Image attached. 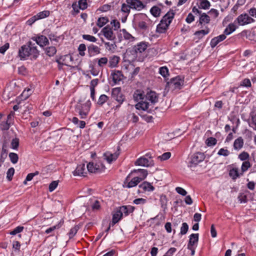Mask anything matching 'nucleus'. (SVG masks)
Wrapping results in <instances>:
<instances>
[{"mask_svg":"<svg viewBox=\"0 0 256 256\" xmlns=\"http://www.w3.org/2000/svg\"><path fill=\"white\" fill-rule=\"evenodd\" d=\"M40 55V52L35 44L29 41L22 46L18 50V56L20 60H36Z\"/></svg>","mask_w":256,"mask_h":256,"instance_id":"obj_1","label":"nucleus"},{"mask_svg":"<svg viewBox=\"0 0 256 256\" xmlns=\"http://www.w3.org/2000/svg\"><path fill=\"white\" fill-rule=\"evenodd\" d=\"M175 16L173 10H170L162 18L160 23L157 26L156 32L160 34L165 33L168 30Z\"/></svg>","mask_w":256,"mask_h":256,"instance_id":"obj_2","label":"nucleus"},{"mask_svg":"<svg viewBox=\"0 0 256 256\" xmlns=\"http://www.w3.org/2000/svg\"><path fill=\"white\" fill-rule=\"evenodd\" d=\"M92 102L90 100H87L84 104H78L76 106V112L78 114L80 118L85 119L88 115Z\"/></svg>","mask_w":256,"mask_h":256,"instance_id":"obj_3","label":"nucleus"},{"mask_svg":"<svg viewBox=\"0 0 256 256\" xmlns=\"http://www.w3.org/2000/svg\"><path fill=\"white\" fill-rule=\"evenodd\" d=\"M134 165L146 167L153 166L152 154L150 152H148L144 156L138 158L134 162Z\"/></svg>","mask_w":256,"mask_h":256,"instance_id":"obj_4","label":"nucleus"},{"mask_svg":"<svg viewBox=\"0 0 256 256\" xmlns=\"http://www.w3.org/2000/svg\"><path fill=\"white\" fill-rule=\"evenodd\" d=\"M205 158L204 153L197 152L194 154L190 158L188 163V166L190 168L196 167L200 162H202Z\"/></svg>","mask_w":256,"mask_h":256,"instance_id":"obj_5","label":"nucleus"},{"mask_svg":"<svg viewBox=\"0 0 256 256\" xmlns=\"http://www.w3.org/2000/svg\"><path fill=\"white\" fill-rule=\"evenodd\" d=\"M239 26H244L255 22V20L246 13L238 16L235 20Z\"/></svg>","mask_w":256,"mask_h":256,"instance_id":"obj_6","label":"nucleus"},{"mask_svg":"<svg viewBox=\"0 0 256 256\" xmlns=\"http://www.w3.org/2000/svg\"><path fill=\"white\" fill-rule=\"evenodd\" d=\"M183 84L184 80L180 76L171 78L170 80L167 82V86L168 88L173 90L180 89Z\"/></svg>","mask_w":256,"mask_h":256,"instance_id":"obj_7","label":"nucleus"},{"mask_svg":"<svg viewBox=\"0 0 256 256\" xmlns=\"http://www.w3.org/2000/svg\"><path fill=\"white\" fill-rule=\"evenodd\" d=\"M112 96L118 102L119 104L116 106V109L118 108L125 99L124 96L121 92L120 88H113L112 92Z\"/></svg>","mask_w":256,"mask_h":256,"instance_id":"obj_8","label":"nucleus"},{"mask_svg":"<svg viewBox=\"0 0 256 256\" xmlns=\"http://www.w3.org/2000/svg\"><path fill=\"white\" fill-rule=\"evenodd\" d=\"M136 20H138V22H137V24L140 28L144 30L148 28V22L150 21V20L146 14H140L136 16Z\"/></svg>","mask_w":256,"mask_h":256,"instance_id":"obj_9","label":"nucleus"},{"mask_svg":"<svg viewBox=\"0 0 256 256\" xmlns=\"http://www.w3.org/2000/svg\"><path fill=\"white\" fill-rule=\"evenodd\" d=\"M133 174H131V172L126 176L124 184L126 188H132L136 186L140 182V179L136 177L135 176L131 178Z\"/></svg>","mask_w":256,"mask_h":256,"instance_id":"obj_10","label":"nucleus"},{"mask_svg":"<svg viewBox=\"0 0 256 256\" xmlns=\"http://www.w3.org/2000/svg\"><path fill=\"white\" fill-rule=\"evenodd\" d=\"M72 60V58L69 54H66L60 56L56 60L58 64L59 68H61L62 66H70V62Z\"/></svg>","mask_w":256,"mask_h":256,"instance_id":"obj_11","label":"nucleus"},{"mask_svg":"<svg viewBox=\"0 0 256 256\" xmlns=\"http://www.w3.org/2000/svg\"><path fill=\"white\" fill-rule=\"evenodd\" d=\"M102 32L104 36L108 40H114L116 38V35L113 32L112 28L109 26L104 27L102 30Z\"/></svg>","mask_w":256,"mask_h":256,"instance_id":"obj_12","label":"nucleus"},{"mask_svg":"<svg viewBox=\"0 0 256 256\" xmlns=\"http://www.w3.org/2000/svg\"><path fill=\"white\" fill-rule=\"evenodd\" d=\"M88 170L86 169L85 164H81L76 166L74 171L73 172V174L74 176H80L85 177L87 174Z\"/></svg>","mask_w":256,"mask_h":256,"instance_id":"obj_13","label":"nucleus"},{"mask_svg":"<svg viewBox=\"0 0 256 256\" xmlns=\"http://www.w3.org/2000/svg\"><path fill=\"white\" fill-rule=\"evenodd\" d=\"M131 174L134 175L136 177L140 179V181L144 180L148 174V170L144 169L134 170L131 172Z\"/></svg>","mask_w":256,"mask_h":256,"instance_id":"obj_14","label":"nucleus"},{"mask_svg":"<svg viewBox=\"0 0 256 256\" xmlns=\"http://www.w3.org/2000/svg\"><path fill=\"white\" fill-rule=\"evenodd\" d=\"M32 40L36 42L40 46L43 47L49 44L48 38L43 35L36 36L32 38Z\"/></svg>","mask_w":256,"mask_h":256,"instance_id":"obj_15","label":"nucleus"},{"mask_svg":"<svg viewBox=\"0 0 256 256\" xmlns=\"http://www.w3.org/2000/svg\"><path fill=\"white\" fill-rule=\"evenodd\" d=\"M126 2L132 9L140 10L144 8V5L140 0H126Z\"/></svg>","mask_w":256,"mask_h":256,"instance_id":"obj_16","label":"nucleus"},{"mask_svg":"<svg viewBox=\"0 0 256 256\" xmlns=\"http://www.w3.org/2000/svg\"><path fill=\"white\" fill-rule=\"evenodd\" d=\"M111 77L114 84H116L123 80L124 75L121 71L114 70L112 72Z\"/></svg>","mask_w":256,"mask_h":256,"instance_id":"obj_17","label":"nucleus"},{"mask_svg":"<svg viewBox=\"0 0 256 256\" xmlns=\"http://www.w3.org/2000/svg\"><path fill=\"white\" fill-rule=\"evenodd\" d=\"M119 154L120 153L118 152H116L114 154H112L109 152H106L104 154V158L108 163L111 164L114 161L116 160L118 157Z\"/></svg>","mask_w":256,"mask_h":256,"instance_id":"obj_18","label":"nucleus"},{"mask_svg":"<svg viewBox=\"0 0 256 256\" xmlns=\"http://www.w3.org/2000/svg\"><path fill=\"white\" fill-rule=\"evenodd\" d=\"M120 61V58L117 56H112L108 59V66L110 68H112L118 66Z\"/></svg>","mask_w":256,"mask_h":256,"instance_id":"obj_19","label":"nucleus"},{"mask_svg":"<svg viewBox=\"0 0 256 256\" xmlns=\"http://www.w3.org/2000/svg\"><path fill=\"white\" fill-rule=\"evenodd\" d=\"M198 240V234H192L190 236L188 247H196Z\"/></svg>","mask_w":256,"mask_h":256,"instance_id":"obj_20","label":"nucleus"},{"mask_svg":"<svg viewBox=\"0 0 256 256\" xmlns=\"http://www.w3.org/2000/svg\"><path fill=\"white\" fill-rule=\"evenodd\" d=\"M88 56L90 57L100 53V48L99 47L92 44L88 46Z\"/></svg>","mask_w":256,"mask_h":256,"instance_id":"obj_21","label":"nucleus"},{"mask_svg":"<svg viewBox=\"0 0 256 256\" xmlns=\"http://www.w3.org/2000/svg\"><path fill=\"white\" fill-rule=\"evenodd\" d=\"M145 100L152 103H156L158 102V96L156 92L150 91L145 95Z\"/></svg>","mask_w":256,"mask_h":256,"instance_id":"obj_22","label":"nucleus"},{"mask_svg":"<svg viewBox=\"0 0 256 256\" xmlns=\"http://www.w3.org/2000/svg\"><path fill=\"white\" fill-rule=\"evenodd\" d=\"M226 38V36L224 34L216 36L212 39L210 44L212 48H214L218 44Z\"/></svg>","mask_w":256,"mask_h":256,"instance_id":"obj_23","label":"nucleus"},{"mask_svg":"<svg viewBox=\"0 0 256 256\" xmlns=\"http://www.w3.org/2000/svg\"><path fill=\"white\" fill-rule=\"evenodd\" d=\"M94 61L99 68L102 70L108 64V58L105 56L96 58Z\"/></svg>","mask_w":256,"mask_h":256,"instance_id":"obj_24","label":"nucleus"},{"mask_svg":"<svg viewBox=\"0 0 256 256\" xmlns=\"http://www.w3.org/2000/svg\"><path fill=\"white\" fill-rule=\"evenodd\" d=\"M87 170L90 172H98L100 171V166L93 162H89L87 164Z\"/></svg>","mask_w":256,"mask_h":256,"instance_id":"obj_25","label":"nucleus"},{"mask_svg":"<svg viewBox=\"0 0 256 256\" xmlns=\"http://www.w3.org/2000/svg\"><path fill=\"white\" fill-rule=\"evenodd\" d=\"M136 108L138 110H146L149 108V102L146 100H142L136 105Z\"/></svg>","mask_w":256,"mask_h":256,"instance_id":"obj_26","label":"nucleus"},{"mask_svg":"<svg viewBox=\"0 0 256 256\" xmlns=\"http://www.w3.org/2000/svg\"><path fill=\"white\" fill-rule=\"evenodd\" d=\"M210 17L206 13H202L200 14L199 18V24L202 26H204L206 24L210 23Z\"/></svg>","mask_w":256,"mask_h":256,"instance_id":"obj_27","label":"nucleus"},{"mask_svg":"<svg viewBox=\"0 0 256 256\" xmlns=\"http://www.w3.org/2000/svg\"><path fill=\"white\" fill-rule=\"evenodd\" d=\"M139 187L144 192H152L154 190V186L148 182H144L139 186Z\"/></svg>","mask_w":256,"mask_h":256,"instance_id":"obj_28","label":"nucleus"},{"mask_svg":"<svg viewBox=\"0 0 256 256\" xmlns=\"http://www.w3.org/2000/svg\"><path fill=\"white\" fill-rule=\"evenodd\" d=\"M244 141L242 137L236 139L234 142V148L236 150H240L244 146Z\"/></svg>","mask_w":256,"mask_h":256,"instance_id":"obj_29","label":"nucleus"},{"mask_svg":"<svg viewBox=\"0 0 256 256\" xmlns=\"http://www.w3.org/2000/svg\"><path fill=\"white\" fill-rule=\"evenodd\" d=\"M123 35L124 38L128 42H132L136 40V38L130 34L126 29L124 28L120 30Z\"/></svg>","mask_w":256,"mask_h":256,"instance_id":"obj_30","label":"nucleus"},{"mask_svg":"<svg viewBox=\"0 0 256 256\" xmlns=\"http://www.w3.org/2000/svg\"><path fill=\"white\" fill-rule=\"evenodd\" d=\"M147 44L146 42H142L138 44L134 48V51L136 53H142L144 52L147 48Z\"/></svg>","mask_w":256,"mask_h":256,"instance_id":"obj_31","label":"nucleus"},{"mask_svg":"<svg viewBox=\"0 0 256 256\" xmlns=\"http://www.w3.org/2000/svg\"><path fill=\"white\" fill-rule=\"evenodd\" d=\"M122 215L119 210H117L112 215V224L114 225L118 222L122 218Z\"/></svg>","mask_w":256,"mask_h":256,"instance_id":"obj_32","label":"nucleus"},{"mask_svg":"<svg viewBox=\"0 0 256 256\" xmlns=\"http://www.w3.org/2000/svg\"><path fill=\"white\" fill-rule=\"evenodd\" d=\"M237 26L234 24V23H230L226 26L224 30V34H225V36L229 35L234 32Z\"/></svg>","mask_w":256,"mask_h":256,"instance_id":"obj_33","label":"nucleus"},{"mask_svg":"<svg viewBox=\"0 0 256 256\" xmlns=\"http://www.w3.org/2000/svg\"><path fill=\"white\" fill-rule=\"evenodd\" d=\"M198 8L201 9L208 10L210 6V4L208 0H198Z\"/></svg>","mask_w":256,"mask_h":256,"instance_id":"obj_34","label":"nucleus"},{"mask_svg":"<svg viewBox=\"0 0 256 256\" xmlns=\"http://www.w3.org/2000/svg\"><path fill=\"white\" fill-rule=\"evenodd\" d=\"M240 175H242L241 173L240 174L238 172V168H232L229 172V176L234 180L238 178Z\"/></svg>","mask_w":256,"mask_h":256,"instance_id":"obj_35","label":"nucleus"},{"mask_svg":"<svg viewBox=\"0 0 256 256\" xmlns=\"http://www.w3.org/2000/svg\"><path fill=\"white\" fill-rule=\"evenodd\" d=\"M210 32V29L206 27L204 30H202L195 32L194 34L198 37V38H202L204 36Z\"/></svg>","mask_w":256,"mask_h":256,"instance_id":"obj_36","label":"nucleus"},{"mask_svg":"<svg viewBox=\"0 0 256 256\" xmlns=\"http://www.w3.org/2000/svg\"><path fill=\"white\" fill-rule=\"evenodd\" d=\"M109 20L108 17L104 16V17H100L98 18L97 22H96V25L102 28L106 24H107Z\"/></svg>","mask_w":256,"mask_h":256,"instance_id":"obj_37","label":"nucleus"},{"mask_svg":"<svg viewBox=\"0 0 256 256\" xmlns=\"http://www.w3.org/2000/svg\"><path fill=\"white\" fill-rule=\"evenodd\" d=\"M134 98L136 101L140 102L145 100V95H144L140 90H137L134 94Z\"/></svg>","mask_w":256,"mask_h":256,"instance_id":"obj_38","label":"nucleus"},{"mask_svg":"<svg viewBox=\"0 0 256 256\" xmlns=\"http://www.w3.org/2000/svg\"><path fill=\"white\" fill-rule=\"evenodd\" d=\"M248 125L254 130H256V114H250V119Z\"/></svg>","mask_w":256,"mask_h":256,"instance_id":"obj_39","label":"nucleus"},{"mask_svg":"<svg viewBox=\"0 0 256 256\" xmlns=\"http://www.w3.org/2000/svg\"><path fill=\"white\" fill-rule=\"evenodd\" d=\"M79 229L80 227L78 225H75L74 227H72L68 234L69 238L71 239L73 238L76 234Z\"/></svg>","mask_w":256,"mask_h":256,"instance_id":"obj_40","label":"nucleus"},{"mask_svg":"<svg viewBox=\"0 0 256 256\" xmlns=\"http://www.w3.org/2000/svg\"><path fill=\"white\" fill-rule=\"evenodd\" d=\"M150 12L154 17H158L160 16L161 9L158 6H154L151 8Z\"/></svg>","mask_w":256,"mask_h":256,"instance_id":"obj_41","label":"nucleus"},{"mask_svg":"<svg viewBox=\"0 0 256 256\" xmlns=\"http://www.w3.org/2000/svg\"><path fill=\"white\" fill-rule=\"evenodd\" d=\"M46 54L49 56H54L56 52V49L54 46H49L45 50Z\"/></svg>","mask_w":256,"mask_h":256,"instance_id":"obj_42","label":"nucleus"},{"mask_svg":"<svg viewBox=\"0 0 256 256\" xmlns=\"http://www.w3.org/2000/svg\"><path fill=\"white\" fill-rule=\"evenodd\" d=\"M159 73L164 78L169 76V70L166 66L160 67L159 68Z\"/></svg>","mask_w":256,"mask_h":256,"instance_id":"obj_43","label":"nucleus"},{"mask_svg":"<svg viewBox=\"0 0 256 256\" xmlns=\"http://www.w3.org/2000/svg\"><path fill=\"white\" fill-rule=\"evenodd\" d=\"M50 14V12L48 10H44L38 13L36 16L38 18V20L42 19L48 17Z\"/></svg>","mask_w":256,"mask_h":256,"instance_id":"obj_44","label":"nucleus"},{"mask_svg":"<svg viewBox=\"0 0 256 256\" xmlns=\"http://www.w3.org/2000/svg\"><path fill=\"white\" fill-rule=\"evenodd\" d=\"M251 166L252 165L248 160L244 162L241 166V174H242L244 172H246L250 168Z\"/></svg>","mask_w":256,"mask_h":256,"instance_id":"obj_45","label":"nucleus"},{"mask_svg":"<svg viewBox=\"0 0 256 256\" xmlns=\"http://www.w3.org/2000/svg\"><path fill=\"white\" fill-rule=\"evenodd\" d=\"M86 46L84 44H81L79 45L78 50V54L81 56H84L86 54L85 51L86 50Z\"/></svg>","mask_w":256,"mask_h":256,"instance_id":"obj_46","label":"nucleus"},{"mask_svg":"<svg viewBox=\"0 0 256 256\" xmlns=\"http://www.w3.org/2000/svg\"><path fill=\"white\" fill-rule=\"evenodd\" d=\"M131 7L130 4H122L121 6V11L125 14L128 15L130 12Z\"/></svg>","mask_w":256,"mask_h":256,"instance_id":"obj_47","label":"nucleus"},{"mask_svg":"<svg viewBox=\"0 0 256 256\" xmlns=\"http://www.w3.org/2000/svg\"><path fill=\"white\" fill-rule=\"evenodd\" d=\"M11 124L12 122H2L0 124V129L2 130H7L10 128Z\"/></svg>","mask_w":256,"mask_h":256,"instance_id":"obj_48","label":"nucleus"},{"mask_svg":"<svg viewBox=\"0 0 256 256\" xmlns=\"http://www.w3.org/2000/svg\"><path fill=\"white\" fill-rule=\"evenodd\" d=\"M49 39L50 41L55 42H58L60 40V36H58L57 35L56 33H50L48 36Z\"/></svg>","mask_w":256,"mask_h":256,"instance_id":"obj_49","label":"nucleus"},{"mask_svg":"<svg viewBox=\"0 0 256 256\" xmlns=\"http://www.w3.org/2000/svg\"><path fill=\"white\" fill-rule=\"evenodd\" d=\"M250 158V155L246 152H242L238 155V158L242 161H247Z\"/></svg>","mask_w":256,"mask_h":256,"instance_id":"obj_50","label":"nucleus"},{"mask_svg":"<svg viewBox=\"0 0 256 256\" xmlns=\"http://www.w3.org/2000/svg\"><path fill=\"white\" fill-rule=\"evenodd\" d=\"M82 37L83 39L90 42H95L97 40V38L96 37L90 34H83Z\"/></svg>","mask_w":256,"mask_h":256,"instance_id":"obj_51","label":"nucleus"},{"mask_svg":"<svg viewBox=\"0 0 256 256\" xmlns=\"http://www.w3.org/2000/svg\"><path fill=\"white\" fill-rule=\"evenodd\" d=\"M171 156V153L170 152H166L164 153L162 155L158 157V159L160 161L166 160L169 159Z\"/></svg>","mask_w":256,"mask_h":256,"instance_id":"obj_52","label":"nucleus"},{"mask_svg":"<svg viewBox=\"0 0 256 256\" xmlns=\"http://www.w3.org/2000/svg\"><path fill=\"white\" fill-rule=\"evenodd\" d=\"M108 98L105 94H102L98 101V104L102 106L104 103H105L108 100Z\"/></svg>","mask_w":256,"mask_h":256,"instance_id":"obj_53","label":"nucleus"},{"mask_svg":"<svg viewBox=\"0 0 256 256\" xmlns=\"http://www.w3.org/2000/svg\"><path fill=\"white\" fill-rule=\"evenodd\" d=\"M14 173V168H10L6 172V178L8 181H11L12 180Z\"/></svg>","mask_w":256,"mask_h":256,"instance_id":"obj_54","label":"nucleus"},{"mask_svg":"<svg viewBox=\"0 0 256 256\" xmlns=\"http://www.w3.org/2000/svg\"><path fill=\"white\" fill-rule=\"evenodd\" d=\"M9 157L11 162L12 164H16L18 161V155L14 152H10L9 154Z\"/></svg>","mask_w":256,"mask_h":256,"instance_id":"obj_55","label":"nucleus"},{"mask_svg":"<svg viewBox=\"0 0 256 256\" xmlns=\"http://www.w3.org/2000/svg\"><path fill=\"white\" fill-rule=\"evenodd\" d=\"M230 154V151L226 148H221L218 152V154L227 156Z\"/></svg>","mask_w":256,"mask_h":256,"instance_id":"obj_56","label":"nucleus"},{"mask_svg":"<svg viewBox=\"0 0 256 256\" xmlns=\"http://www.w3.org/2000/svg\"><path fill=\"white\" fill-rule=\"evenodd\" d=\"M79 8L84 10L88 7L87 0H79L78 2Z\"/></svg>","mask_w":256,"mask_h":256,"instance_id":"obj_57","label":"nucleus"},{"mask_svg":"<svg viewBox=\"0 0 256 256\" xmlns=\"http://www.w3.org/2000/svg\"><path fill=\"white\" fill-rule=\"evenodd\" d=\"M110 24L114 28V30H118L120 27V22L116 20H113L110 22Z\"/></svg>","mask_w":256,"mask_h":256,"instance_id":"obj_58","label":"nucleus"},{"mask_svg":"<svg viewBox=\"0 0 256 256\" xmlns=\"http://www.w3.org/2000/svg\"><path fill=\"white\" fill-rule=\"evenodd\" d=\"M24 229L22 226H18L14 228L12 231L10 232L11 235H16L17 234L21 232Z\"/></svg>","mask_w":256,"mask_h":256,"instance_id":"obj_59","label":"nucleus"},{"mask_svg":"<svg viewBox=\"0 0 256 256\" xmlns=\"http://www.w3.org/2000/svg\"><path fill=\"white\" fill-rule=\"evenodd\" d=\"M58 180L52 181L49 185L48 190L50 192L54 191L58 186Z\"/></svg>","mask_w":256,"mask_h":256,"instance_id":"obj_60","label":"nucleus"},{"mask_svg":"<svg viewBox=\"0 0 256 256\" xmlns=\"http://www.w3.org/2000/svg\"><path fill=\"white\" fill-rule=\"evenodd\" d=\"M188 230V226L186 222H184L182 224V226L180 228V234L182 235L185 234H186Z\"/></svg>","mask_w":256,"mask_h":256,"instance_id":"obj_61","label":"nucleus"},{"mask_svg":"<svg viewBox=\"0 0 256 256\" xmlns=\"http://www.w3.org/2000/svg\"><path fill=\"white\" fill-rule=\"evenodd\" d=\"M19 146V139L18 138H13L11 142V147L13 149H17Z\"/></svg>","mask_w":256,"mask_h":256,"instance_id":"obj_62","label":"nucleus"},{"mask_svg":"<svg viewBox=\"0 0 256 256\" xmlns=\"http://www.w3.org/2000/svg\"><path fill=\"white\" fill-rule=\"evenodd\" d=\"M216 140L212 137L209 138L206 140V143L208 146H214L216 144Z\"/></svg>","mask_w":256,"mask_h":256,"instance_id":"obj_63","label":"nucleus"},{"mask_svg":"<svg viewBox=\"0 0 256 256\" xmlns=\"http://www.w3.org/2000/svg\"><path fill=\"white\" fill-rule=\"evenodd\" d=\"M119 210L121 212L122 215L124 214V216H127L130 214L128 210V208H127L126 206H120L119 208Z\"/></svg>","mask_w":256,"mask_h":256,"instance_id":"obj_64","label":"nucleus"}]
</instances>
